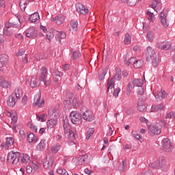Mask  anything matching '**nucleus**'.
I'll list each match as a JSON object with an SVG mask.
<instances>
[{"label": "nucleus", "mask_w": 175, "mask_h": 175, "mask_svg": "<svg viewBox=\"0 0 175 175\" xmlns=\"http://www.w3.org/2000/svg\"><path fill=\"white\" fill-rule=\"evenodd\" d=\"M38 136H36L33 133H29L27 134V140L29 143H33V144H35L36 142H38Z\"/></svg>", "instance_id": "4be33fe9"}, {"label": "nucleus", "mask_w": 175, "mask_h": 175, "mask_svg": "<svg viewBox=\"0 0 175 175\" xmlns=\"http://www.w3.org/2000/svg\"><path fill=\"white\" fill-rule=\"evenodd\" d=\"M132 38L129 33H126L124 36V44H131Z\"/></svg>", "instance_id": "e433bc0d"}, {"label": "nucleus", "mask_w": 175, "mask_h": 175, "mask_svg": "<svg viewBox=\"0 0 175 175\" xmlns=\"http://www.w3.org/2000/svg\"><path fill=\"white\" fill-rule=\"evenodd\" d=\"M25 35L27 38L36 39V38H38V29L33 27H29L25 31Z\"/></svg>", "instance_id": "6e6552de"}, {"label": "nucleus", "mask_w": 175, "mask_h": 175, "mask_svg": "<svg viewBox=\"0 0 175 175\" xmlns=\"http://www.w3.org/2000/svg\"><path fill=\"white\" fill-rule=\"evenodd\" d=\"M110 90L111 93L113 91V96H115V98L118 96V94H120V91H121L120 88L114 90V78H111L107 81V92H110Z\"/></svg>", "instance_id": "7ed1b4c3"}, {"label": "nucleus", "mask_w": 175, "mask_h": 175, "mask_svg": "<svg viewBox=\"0 0 175 175\" xmlns=\"http://www.w3.org/2000/svg\"><path fill=\"white\" fill-rule=\"evenodd\" d=\"M64 20L65 18H64V16L61 15H58L53 18L54 23H55V24H57V25H61V24L64 23Z\"/></svg>", "instance_id": "393cba45"}, {"label": "nucleus", "mask_w": 175, "mask_h": 175, "mask_svg": "<svg viewBox=\"0 0 175 175\" xmlns=\"http://www.w3.org/2000/svg\"><path fill=\"white\" fill-rule=\"evenodd\" d=\"M162 148L165 152H170L173 148V144L169 138H164L162 140Z\"/></svg>", "instance_id": "20e7f679"}, {"label": "nucleus", "mask_w": 175, "mask_h": 175, "mask_svg": "<svg viewBox=\"0 0 175 175\" xmlns=\"http://www.w3.org/2000/svg\"><path fill=\"white\" fill-rule=\"evenodd\" d=\"M70 31H77V30L78 25H77V22H76V21H73V20L70 21Z\"/></svg>", "instance_id": "c756f323"}, {"label": "nucleus", "mask_w": 175, "mask_h": 175, "mask_svg": "<svg viewBox=\"0 0 175 175\" xmlns=\"http://www.w3.org/2000/svg\"><path fill=\"white\" fill-rule=\"evenodd\" d=\"M49 70H47V68L46 67H42L41 69L40 70V77L39 79L41 81H44V79H46V77H47V73H48Z\"/></svg>", "instance_id": "a211bd4d"}, {"label": "nucleus", "mask_w": 175, "mask_h": 175, "mask_svg": "<svg viewBox=\"0 0 175 175\" xmlns=\"http://www.w3.org/2000/svg\"><path fill=\"white\" fill-rule=\"evenodd\" d=\"M113 132H114V130H113V128L109 126L107 133V136H111L113 135Z\"/></svg>", "instance_id": "69168bd1"}, {"label": "nucleus", "mask_w": 175, "mask_h": 175, "mask_svg": "<svg viewBox=\"0 0 175 175\" xmlns=\"http://www.w3.org/2000/svg\"><path fill=\"white\" fill-rule=\"evenodd\" d=\"M160 94L163 99H165V98H167V94H166V92H165V90H161Z\"/></svg>", "instance_id": "0e129e2a"}, {"label": "nucleus", "mask_w": 175, "mask_h": 175, "mask_svg": "<svg viewBox=\"0 0 175 175\" xmlns=\"http://www.w3.org/2000/svg\"><path fill=\"white\" fill-rule=\"evenodd\" d=\"M46 117V115L44 113H42L41 115H37V120L38 121H41V122H44V118Z\"/></svg>", "instance_id": "603ef678"}, {"label": "nucleus", "mask_w": 175, "mask_h": 175, "mask_svg": "<svg viewBox=\"0 0 175 175\" xmlns=\"http://www.w3.org/2000/svg\"><path fill=\"white\" fill-rule=\"evenodd\" d=\"M79 57H81V53H80V51H76L72 52V59H77V58H79Z\"/></svg>", "instance_id": "ea45409f"}, {"label": "nucleus", "mask_w": 175, "mask_h": 175, "mask_svg": "<svg viewBox=\"0 0 175 175\" xmlns=\"http://www.w3.org/2000/svg\"><path fill=\"white\" fill-rule=\"evenodd\" d=\"M77 159H78L77 165H85L84 158L83 156L79 157Z\"/></svg>", "instance_id": "5fc2aeb1"}, {"label": "nucleus", "mask_w": 175, "mask_h": 175, "mask_svg": "<svg viewBox=\"0 0 175 175\" xmlns=\"http://www.w3.org/2000/svg\"><path fill=\"white\" fill-rule=\"evenodd\" d=\"M41 98L42 95L40 93H38L34 96V101L33 103V106H34V107H36L37 106L39 109H42V107L44 106V100H40Z\"/></svg>", "instance_id": "0eeeda50"}, {"label": "nucleus", "mask_w": 175, "mask_h": 175, "mask_svg": "<svg viewBox=\"0 0 175 175\" xmlns=\"http://www.w3.org/2000/svg\"><path fill=\"white\" fill-rule=\"evenodd\" d=\"M133 64L134 68H135V69H139V68H142L143 66V65H144V62L143 61V59L136 60V58L135 57V60Z\"/></svg>", "instance_id": "b1692460"}, {"label": "nucleus", "mask_w": 175, "mask_h": 175, "mask_svg": "<svg viewBox=\"0 0 175 175\" xmlns=\"http://www.w3.org/2000/svg\"><path fill=\"white\" fill-rule=\"evenodd\" d=\"M107 70H108L107 68H105L103 70L102 73L100 74L99 76H98L99 80L102 81V80H103L105 79V77L106 76V74L107 73Z\"/></svg>", "instance_id": "37998d69"}, {"label": "nucleus", "mask_w": 175, "mask_h": 175, "mask_svg": "<svg viewBox=\"0 0 175 175\" xmlns=\"http://www.w3.org/2000/svg\"><path fill=\"white\" fill-rule=\"evenodd\" d=\"M94 132H95L94 128H90L87 131L86 140H90V137L94 135Z\"/></svg>", "instance_id": "72a5a7b5"}, {"label": "nucleus", "mask_w": 175, "mask_h": 175, "mask_svg": "<svg viewBox=\"0 0 175 175\" xmlns=\"http://www.w3.org/2000/svg\"><path fill=\"white\" fill-rule=\"evenodd\" d=\"M159 165L163 170H166V160L161 159L159 161Z\"/></svg>", "instance_id": "473e14b6"}, {"label": "nucleus", "mask_w": 175, "mask_h": 175, "mask_svg": "<svg viewBox=\"0 0 175 175\" xmlns=\"http://www.w3.org/2000/svg\"><path fill=\"white\" fill-rule=\"evenodd\" d=\"M155 47L159 49L160 50H170L172 45L170 43H166L163 42H157L155 44Z\"/></svg>", "instance_id": "ddd939ff"}, {"label": "nucleus", "mask_w": 175, "mask_h": 175, "mask_svg": "<svg viewBox=\"0 0 175 175\" xmlns=\"http://www.w3.org/2000/svg\"><path fill=\"white\" fill-rule=\"evenodd\" d=\"M133 84L136 85L137 87H142L143 84H144L143 79H133Z\"/></svg>", "instance_id": "c85d7f7f"}, {"label": "nucleus", "mask_w": 175, "mask_h": 175, "mask_svg": "<svg viewBox=\"0 0 175 175\" xmlns=\"http://www.w3.org/2000/svg\"><path fill=\"white\" fill-rule=\"evenodd\" d=\"M83 118L85 121H88V122H92L94 120H95V116H94V112L91 110H86L83 113Z\"/></svg>", "instance_id": "9d476101"}, {"label": "nucleus", "mask_w": 175, "mask_h": 175, "mask_svg": "<svg viewBox=\"0 0 175 175\" xmlns=\"http://www.w3.org/2000/svg\"><path fill=\"white\" fill-rule=\"evenodd\" d=\"M37 169H39V166L35 163V164H33L32 165L27 166L26 172L29 174H31V173H35Z\"/></svg>", "instance_id": "412c9836"}, {"label": "nucleus", "mask_w": 175, "mask_h": 175, "mask_svg": "<svg viewBox=\"0 0 175 175\" xmlns=\"http://www.w3.org/2000/svg\"><path fill=\"white\" fill-rule=\"evenodd\" d=\"M70 120L72 124L77 125L80 121H81V114H79V112L72 111L70 114Z\"/></svg>", "instance_id": "1a4fd4ad"}, {"label": "nucleus", "mask_w": 175, "mask_h": 175, "mask_svg": "<svg viewBox=\"0 0 175 175\" xmlns=\"http://www.w3.org/2000/svg\"><path fill=\"white\" fill-rule=\"evenodd\" d=\"M148 131L150 135H152L153 136L155 135H161L162 132V125H151L148 127Z\"/></svg>", "instance_id": "39448f33"}, {"label": "nucleus", "mask_w": 175, "mask_h": 175, "mask_svg": "<svg viewBox=\"0 0 175 175\" xmlns=\"http://www.w3.org/2000/svg\"><path fill=\"white\" fill-rule=\"evenodd\" d=\"M57 124H58V120L54 119V118L49 120L46 122V125H47L48 128H50L51 129V128H54V126H55V125H57Z\"/></svg>", "instance_id": "5701e85b"}, {"label": "nucleus", "mask_w": 175, "mask_h": 175, "mask_svg": "<svg viewBox=\"0 0 175 175\" xmlns=\"http://www.w3.org/2000/svg\"><path fill=\"white\" fill-rule=\"evenodd\" d=\"M137 0H125L124 2L129 5V6H135L137 3Z\"/></svg>", "instance_id": "a18cd8bd"}, {"label": "nucleus", "mask_w": 175, "mask_h": 175, "mask_svg": "<svg viewBox=\"0 0 175 175\" xmlns=\"http://www.w3.org/2000/svg\"><path fill=\"white\" fill-rule=\"evenodd\" d=\"M63 128L64 129V133L65 135H66V133H68L69 132V131H70V129H69L70 126H69V124H66L64 123L63 125Z\"/></svg>", "instance_id": "864d4df0"}, {"label": "nucleus", "mask_w": 175, "mask_h": 175, "mask_svg": "<svg viewBox=\"0 0 175 175\" xmlns=\"http://www.w3.org/2000/svg\"><path fill=\"white\" fill-rule=\"evenodd\" d=\"M9 59V57L8 55L3 53L0 55V68H3L5 65L8 63V60Z\"/></svg>", "instance_id": "6ab92c4d"}, {"label": "nucleus", "mask_w": 175, "mask_h": 175, "mask_svg": "<svg viewBox=\"0 0 175 175\" xmlns=\"http://www.w3.org/2000/svg\"><path fill=\"white\" fill-rule=\"evenodd\" d=\"M159 16L161 18V23L163 27H164V28H167V27H169V22H167V19L166 18V17H167V14L166 13V12L162 11L159 14Z\"/></svg>", "instance_id": "f8f14e48"}, {"label": "nucleus", "mask_w": 175, "mask_h": 175, "mask_svg": "<svg viewBox=\"0 0 175 175\" xmlns=\"http://www.w3.org/2000/svg\"><path fill=\"white\" fill-rule=\"evenodd\" d=\"M68 133H69L68 137L70 140H76V139H77L78 135H77V133H76L75 129H72L71 130H69Z\"/></svg>", "instance_id": "a878e982"}, {"label": "nucleus", "mask_w": 175, "mask_h": 175, "mask_svg": "<svg viewBox=\"0 0 175 175\" xmlns=\"http://www.w3.org/2000/svg\"><path fill=\"white\" fill-rule=\"evenodd\" d=\"M40 85V79L37 77H31L30 81L31 88H36Z\"/></svg>", "instance_id": "f3484780"}, {"label": "nucleus", "mask_w": 175, "mask_h": 175, "mask_svg": "<svg viewBox=\"0 0 175 175\" xmlns=\"http://www.w3.org/2000/svg\"><path fill=\"white\" fill-rule=\"evenodd\" d=\"M137 92L139 95H143V94H144V88H142V86L139 87Z\"/></svg>", "instance_id": "680f3d73"}, {"label": "nucleus", "mask_w": 175, "mask_h": 175, "mask_svg": "<svg viewBox=\"0 0 175 175\" xmlns=\"http://www.w3.org/2000/svg\"><path fill=\"white\" fill-rule=\"evenodd\" d=\"M57 173L58 174H61V175H69L68 172H66V170H65V168H64L62 167L57 168Z\"/></svg>", "instance_id": "c9c22d12"}, {"label": "nucleus", "mask_w": 175, "mask_h": 175, "mask_svg": "<svg viewBox=\"0 0 175 175\" xmlns=\"http://www.w3.org/2000/svg\"><path fill=\"white\" fill-rule=\"evenodd\" d=\"M133 88H135V85L133 84V82L129 83L127 85L126 93L131 94V92H132Z\"/></svg>", "instance_id": "58836bf2"}, {"label": "nucleus", "mask_w": 175, "mask_h": 175, "mask_svg": "<svg viewBox=\"0 0 175 175\" xmlns=\"http://www.w3.org/2000/svg\"><path fill=\"white\" fill-rule=\"evenodd\" d=\"M16 103H17V98H15L14 96L12 95L10 96L7 101L8 106H9V107H14Z\"/></svg>", "instance_id": "aec40b11"}, {"label": "nucleus", "mask_w": 175, "mask_h": 175, "mask_svg": "<svg viewBox=\"0 0 175 175\" xmlns=\"http://www.w3.org/2000/svg\"><path fill=\"white\" fill-rule=\"evenodd\" d=\"M164 108L165 105L163 104H155L152 106L153 111H160L161 110H163Z\"/></svg>", "instance_id": "cd10ccee"}, {"label": "nucleus", "mask_w": 175, "mask_h": 175, "mask_svg": "<svg viewBox=\"0 0 175 175\" xmlns=\"http://www.w3.org/2000/svg\"><path fill=\"white\" fill-rule=\"evenodd\" d=\"M44 169H51L54 163V157L53 156L46 155V158L42 161Z\"/></svg>", "instance_id": "423d86ee"}, {"label": "nucleus", "mask_w": 175, "mask_h": 175, "mask_svg": "<svg viewBox=\"0 0 175 175\" xmlns=\"http://www.w3.org/2000/svg\"><path fill=\"white\" fill-rule=\"evenodd\" d=\"M0 84L2 88H10L12 87V82L5 80L3 77H0Z\"/></svg>", "instance_id": "dca6fc26"}, {"label": "nucleus", "mask_w": 175, "mask_h": 175, "mask_svg": "<svg viewBox=\"0 0 175 175\" xmlns=\"http://www.w3.org/2000/svg\"><path fill=\"white\" fill-rule=\"evenodd\" d=\"M29 20L31 23H33V24H38V23H39V21L40 20L39 13L34 12L33 14H31Z\"/></svg>", "instance_id": "2eb2a0df"}, {"label": "nucleus", "mask_w": 175, "mask_h": 175, "mask_svg": "<svg viewBox=\"0 0 175 175\" xmlns=\"http://www.w3.org/2000/svg\"><path fill=\"white\" fill-rule=\"evenodd\" d=\"M75 8L77 13H79V14H82L83 16H85L89 12L88 8H86L85 6L81 3H77Z\"/></svg>", "instance_id": "9b49d317"}, {"label": "nucleus", "mask_w": 175, "mask_h": 175, "mask_svg": "<svg viewBox=\"0 0 175 175\" xmlns=\"http://www.w3.org/2000/svg\"><path fill=\"white\" fill-rule=\"evenodd\" d=\"M30 157L28 154H23V158L21 159L22 163H27L29 161Z\"/></svg>", "instance_id": "09e8293b"}, {"label": "nucleus", "mask_w": 175, "mask_h": 175, "mask_svg": "<svg viewBox=\"0 0 175 175\" xmlns=\"http://www.w3.org/2000/svg\"><path fill=\"white\" fill-rule=\"evenodd\" d=\"M15 95H16V99H20L21 96H23V90H21V88H18L15 90Z\"/></svg>", "instance_id": "f704fd0d"}, {"label": "nucleus", "mask_w": 175, "mask_h": 175, "mask_svg": "<svg viewBox=\"0 0 175 175\" xmlns=\"http://www.w3.org/2000/svg\"><path fill=\"white\" fill-rule=\"evenodd\" d=\"M59 150H61V146L59 144H56L51 148V151L53 154H57Z\"/></svg>", "instance_id": "a19ab883"}, {"label": "nucleus", "mask_w": 175, "mask_h": 175, "mask_svg": "<svg viewBox=\"0 0 175 175\" xmlns=\"http://www.w3.org/2000/svg\"><path fill=\"white\" fill-rule=\"evenodd\" d=\"M135 62V57H131L130 59H125L124 64L127 65V66H129L131 64H133Z\"/></svg>", "instance_id": "49530a36"}, {"label": "nucleus", "mask_w": 175, "mask_h": 175, "mask_svg": "<svg viewBox=\"0 0 175 175\" xmlns=\"http://www.w3.org/2000/svg\"><path fill=\"white\" fill-rule=\"evenodd\" d=\"M172 117H174L175 118L174 112H170L168 114L165 116V118H172Z\"/></svg>", "instance_id": "338daca9"}, {"label": "nucleus", "mask_w": 175, "mask_h": 175, "mask_svg": "<svg viewBox=\"0 0 175 175\" xmlns=\"http://www.w3.org/2000/svg\"><path fill=\"white\" fill-rule=\"evenodd\" d=\"M155 98L157 99V102H161V100H162L163 98L161 92H157L155 94Z\"/></svg>", "instance_id": "13d9d810"}, {"label": "nucleus", "mask_w": 175, "mask_h": 175, "mask_svg": "<svg viewBox=\"0 0 175 175\" xmlns=\"http://www.w3.org/2000/svg\"><path fill=\"white\" fill-rule=\"evenodd\" d=\"M46 148V140L41 139L40 142L37 145V150L38 151H44Z\"/></svg>", "instance_id": "bb28decb"}, {"label": "nucleus", "mask_w": 175, "mask_h": 175, "mask_svg": "<svg viewBox=\"0 0 175 175\" xmlns=\"http://www.w3.org/2000/svg\"><path fill=\"white\" fill-rule=\"evenodd\" d=\"M14 144V139L12 137H7L6 138V142L3 143L1 144V147H3V148H5V150H8L9 147H12Z\"/></svg>", "instance_id": "4468645a"}, {"label": "nucleus", "mask_w": 175, "mask_h": 175, "mask_svg": "<svg viewBox=\"0 0 175 175\" xmlns=\"http://www.w3.org/2000/svg\"><path fill=\"white\" fill-rule=\"evenodd\" d=\"M21 154L19 152H10L8 156V162L12 165H17L20 161Z\"/></svg>", "instance_id": "f03ea898"}, {"label": "nucleus", "mask_w": 175, "mask_h": 175, "mask_svg": "<svg viewBox=\"0 0 175 175\" xmlns=\"http://www.w3.org/2000/svg\"><path fill=\"white\" fill-rule=\"evenodd\" d=\"M43 81L44 85H46V87H49V85H51V79H44V81Z\"/></svg>", "instance_id": "4d7b16f0"}, {"label": "nucleus", "mask_w": 175, "mask_h": 175, "mask_svg": "<svg viewBox=\"0 0 175 175\" xmlns=\"http://www.w3.org/2000/svg\"><path fill=\"white\" fill-rule=\"evenodd\" d=\"M12 31L8 29H4L3 30V35H5L6 36H12Z\"/></svg>", "instance_id": "052dcab7"}, {"label": "nucleus", "mask_w": 175, "mask_h": 175, "mask_svg": "<svg viewBox=\"0 0 175 175\" xmlns=\"http://www.w3.org/2000/svg\"><path fill=\"white\" fill-rule=\"evenodd\" d=\"M147 39H148L149 42H153L154 40V32L152 31H149L147 33Z\"/></svg>", "instance_id": "de8ad7c7"}, {"label": "nucleus", "mask_w": 175, "mask_h": 175, "mask_svg": "<svg viewBox=\"0 0 175 175\" xmlns=\"http://www.w3.org/2000/svg\"><path fill=\"white\" fill-rule=\"evenodd\" d=\"M81 103H83V101L77 98H74L72 100V105L74 107H79V106H81Z\"/></svg>", "instance_id": "7c9ffc66"}, {"label": "nucleus", "mask_w": 175, "mask_h": 175, "mask_svg": "<svg viewBox=\"0 0 175 175\" xmlns=\"http://www.w3.org/2000/svg\"><path fill=\"white\" fill-rule=\"evenodd\" d=\"M59 38L60 39H65V38H66V33L65 32L60 31L59 33Z\"/></svg>", "instance_id": "e2e57ef3"}, {"label": "nucleus", "mask_w": 175, "mask_h": 175, "mask_svg": "<svg viewBox=\"0 0 175 175\" xmlns=\"http://www.w3.org/2000/svg\"><path fill=\"white\" fill-rule=\"evenodd\" d=\"M61 80V72H56L55 76L53 77L54 83H58Z\"/></svg>", "instance_id": "c03bdc74"}, {"label": "nucleus", "mask_w": 175, "mask_h": 175, "mask_svg": "<svg viewBox=\"0 0 175 175\" xmlns=\"http://www.w3.org/2000/svg\"><path fill=\"white\" fill-rule=\"evenodd\" d=\"M28 126H29L30 129H31V131H33V132H38V127H36V126H35L33 124V123L29 122L28 123Z\"/></svg>", "instance_id": "8fccbe9b"}, {"label": "nucleus", "mask_w": 175, "mask_h": 175, "mask_svg": "<svg viewBox=\"0 0 175 175\" xmlns=\"http://www.w3.org/2000/svg\"><path fill=\"white\" fill-rule=\"evenodd\" d=\"M137 109L139 111H144L146 105L143 104L142 101H139L137 103Z\"/></svg>", "instance_id": "79ce46f5"}, {"label": "nucleus", "mask_w": 175, "mask_h": 175, "mask_svg": "<svg viewBox=\"0 0 175 175\" xmlns=\"http://www.w3.org/2000/svg\"><path fill=\"white\" fill-rule=\"evenodd\" d=\"M25 54V51L23 49H19L18 52L16 53L17 57H22V55H24Z\"/></svg>", "instance_id": "bf43d9fd"}, {"label": "nucleus", "mask_w": 175, "mask_h": 175, "mask_svg": "<svg viewBox=\"0 0 175 175\" xmlns=\"http://www.w3.org/2000/svg\"><path fill=\"white\" fill-rule=\"evenodd\" d=\"M27 5H28V3H27V1L20 0L19 6H20L21 10H22V12L25 11V9L27 8Z\"/></svg>", "instance_id": "2f4dec72"}, {"label": "nucleus", "mask_w": 175, "mask_h": 175, "mask_svg": "<svg viewBox=\"0 0 175 175\" xmlns=\"http://www.w3.org/2000/svg\"><path fill=\"white\" fill-rule=\"evenodd\" d=\"M149 166L152 167V169H159V165H158V162L157 161L149 163Z\"/></svg>", "instance_id": "3c124183"}, {"label": "nucleus", "mask_w": 175, "mask_h": 175, "mask_svg": "<svg viewBox=\"0 0 175 175\" xmlns=\"http://www.w3.org/2000/svg\"><path fill=\"white\" fill-rule=\"evenodd\" d=\"M146 59L148 62H152L154 68H157L159 64V58L157 57V53L151 46H148L146 49Z\"/></svg>", "instance_id": "f257e3e1"}, {"label": "nucleus", "mask_w": 175, "mask_h": 175, "mask_svg": "<svg viewBox=\"0 0 175 175\" xmlns=\"http://www.w3.org/2000/svg\"><path fill=\"white\" fill-rule=\"evenodd\" d=\"M10 24L12 28H18L20 27V25L15 23L14 22H10Z\"/></svg>", "instance_id": "774afa93"}, {"label": "nucleus", "mask_w": 175, "mask_h": 175, "mask_svg": "<svg viewBox=\"0 0 175 175\" xmlns=\"http://www.w3.org/2000/svg\"><path fill=\"white\" fill-rule=\"evenodd\" d=\"M83 162L85 165L90 163V158L88 157V154H84L83 155Z\"/></svg>", "instance_id": "6e6d98bb"}, {"label": "nucleus", "mask_w": 175, "mask_h": 175, "mask_svg": "<svg viewBox=\"0 0 175 175\" xmlns=\"http://www.w3.org/2000/svg\"><path fill=\"white\" fill-rule=\"evenodd\" d=\"M121 70L120 68H116V73L114 75L115 80H120L121 79Z\"/></svg>", "instance_id": "4c0bfd02"}]
</instances>
